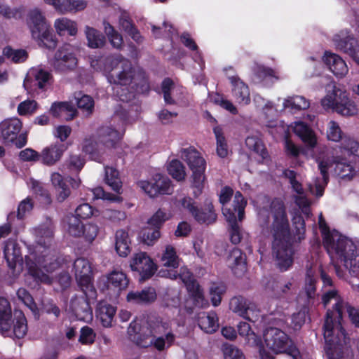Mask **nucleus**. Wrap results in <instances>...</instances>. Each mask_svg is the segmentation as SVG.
<instances>
[{
    "label": "nucleus",
    "mask_w": 359,
    "mask_h": 359,
    "mask_svg": "<svg viewBox=\"0 0 359 359\" xmlns=\"http://www.w3.org/2000/svg\"><path fill=\"white\" fill-rule=\"evenodd\" d=\"M198 324L207 333H212L219 327L218 318L215 312L201 313L198 316Z\"/></svg>",
    "instance_id": "nucleus-37"
},
{
    "label": "nucleus",
    "mask_w": 359,
    "mask_h": 359,
    "mask_svg": "<svg viewBox=\"0 0 359 359\" xmlns=\"http://www.w3.org/2000/svg\"><path fill=\"white\" fill-rule=\"evenodd\" d=\"M187 290L191 294L196 306L205 308L208 306V302L204 297L203 291L198 283L189 284Z\"/></svg>",
    "instance_id": "nucleus-49"
},
{
    "label": "nucleus",
    "mask_w": 359,
    "mask_h": 359,
    "mask_svg": "<svg viewBox=\"0 0 359 359\" xmlns=\"http://www.w3.org/2000/svg\"><path fill=\"white\" fill-rule=\"evenodd\" d=\"M153 325L154 320L150 321L147 326H139L135 323H131L128 327V334L130 340L141 348L153 346Z\"/></svg>",
    "instance_id": "nucleus-16"
},
{
    "label": "nucleus",
    "mask_w": 359,
    "mask_h": 359,
    "mask_svg": "<svg viewBox=\"0 0 359 359\" xmlns=\"http://www.w3.org/2000/svg\"><path fill=\"white\" fill-rule=\"evenodd\" d=\"M333 41L337 49L344 51L350 56L353 55L357 52V41L346 32L342 31L334 35Z\"/></svg>",
    "instance_id": "nucleus-25"
},
{
    "label": "nucleus",
    "mask_w": 359,
    "mask_h": 359,
    "mask_svg": "<svg viewBox=\"0 0 359 359\" xmlns=\"http://www.w3.org/2000/svg\"><path fill=\"white\" fill-rule=\"evenodd\" d=\"M130 266L133 271L140 273L141 280H143L150 278L157 270L156 264L144 252L134 254L130 259Z\"/></svg>",
    "instance_id": "nucleus-17"
},
{
    "label": "nucleus",
    "mask_w": 359,
    "mask_h": 359,
    "mask_svg": "<svg viewBox=\"0 0 359 359\" xmlns=\"http://www.w3.org/2000/svg\"><path fill=\"white\" fill-rule=\"evenodd\" d=\"M50 72L38 67L29 70L24 80L23 86L29 93H34L37 89H44L51 79Z\"/></svg>",
    "instance_id": "nucleus-18"
},
{
    "label": "nucleus",
    "mask_w": 359,
    "mask_h": 359,
    "mask_svg": "<svg viewBox=\"0 0 359 359\" xmlns=\"http://www.w3.org/2000/svg\"><path fill=\"white\" fill-rule=\"evenodd\" d=\"M50 113L55 117H62L66 120L73 119L76 114L74 106L67 102H54L50 109Z\"/></svg>",
    "instance_id": "nucleus-35"
},
{
    "label": "nucleus",
    "mask_w": 359,
    "mask_h": 359,
    "mask_svg": "<svg viewBox=\"0 0 359 359\" xmlns=\"http://www.w3.org/2000/svg\"><path fill=\"white\" fill-rule=\"evenodd\" d=\"M106 183L116 192L119 193L121 182L118 177V172L111 167H105Z\"/></svg>",
    "instance_id": "nucleus-53"
},
{
    "label": "nucleus",
    "mask_w": 359,
    "mask_h": 359,
    "mask_svg": "<svg viewBox=\"0 0 359 359\" xmlns=\"http://www.w3.org/2000/svg\"><path fill=\"white\" fill-rule=\"evenodd\" d=\"M27 21L32 36H39L40 31L50 26L39 8H34L29 11Z\"/></svg>",
    "instance_id": "nucleus-26"
},
{
    "label": "nucleus",
    "mask_w": 359,
    "mask_h": 359,
    "mask_svg": "<svg viewBox=\"0 0 359 359\" xmlns=\"http://www.w3.org/2000/svg\"><path fill=\"white\" fill-rule=\"evenodd\" d=\"M264 344L266 348L275 354L287 353L293 359H302L300 353L288 335L279 328L270 327L263 334Z\"/></svg>",
    "instance_id": "nucleus-8"
},
{
    "label": "nucleus",
    "mask_w": 359,
    "mask_h": 359,
    "mask_svg": "<svg viewBox=\"0 0 359 359\" xmlns=\"http://www.w3.org/2000/svg\"><path fill=\"white\" fill-rule=\"evenodd\" d=\"M74 271L78 285L87 295L93 296L95 290L93 285L91 264L85 258H78L74 262Z\"/></svg>",
    "instance_id": "nucleus-14"
},
{
    "label": "nucleus",
    "mask_w": 359,
    "mask_h": 359,
    "mask_svg": "<svg viewBox=\"0 0 359 359\" xmlns=\"http://www.w3.org/2000/svg\"><path fill=\"white\" fill-rule=\"evenodd\" d=\"M323 245L330 255L336 254L344 262L351 274L359 276V255L354 243L337 231H332L331 238L327 236Z\"/></svg>",
    "instance_id": "nucleus-6"
},
{
    "label": "nucleus",
    "mask_w": 359,
    "mask_h": 359,
    "mask_svg": "<svg viewBox=\"0 0 359 359\" xmlns=\"http://www.w3.org/2000/svg\"><path fill=\"white\" fill-rule=\"evenodd\" d=\"M161 88L165 102L168 104H175L176 102L172 96L175 88L173 81L169 78L165 79L162 82Z\"/></svg>",
    "instance_id": "nucleus-54"
},
{
    "label": "nucleus",
    "mask_w": 359,
    "mask_h": 359,
    "mask_svg": "<svg viewBox=\"0 0 359 359\" xmlns=\"http://www.w3.org/2000/svg\"><path fill=\"white\" fill-rule=\"evenodd\" d=\"M127 301L134 304H150L156 299V290L147 287L142 291L130 292L127 294Z\"/></svg>",
    "instance_id": "nucleus-34"
},
{
    "label": "nucleus",
    "mask_w": 359,
    "mask_h": 359,
    "mask_svg": "<svg viewBox=\"0 0 359 359\" xmlns=\"http://www.w3.org/2000/svg\"><path fill=\"white\" fill-rule=\"evenodd\" d=\"M121 136L118 131L110 126H103L98 130L99 142L109 149L115 147Z\"/></svg>",
    "instance_id": "nucleus-31"
},
{
    "label": "nucleus",
    "mask_w": 359,
    "mask_h": 359,
    "mask_svg": "<svg viewBox=\"0 0 359 359\" xmlns=\"http://www.w3.org/2000/svg\"><path fill=\"white\" fill-rule=\"evenodd\" d=\"M65 150V146L61 144H53L44 148L41 153V162L46 165H55L60 160Z\"/></svg>",
    "instance_id": "nucleus-28"
},
{
    "label": "nucleus",
    "mask_w": 359,
    "mask_h": 359,
    "mask_svg": "<svg viewBox=\"0 0 359 359\" xmlns=\"http://www.w3.org/2000/svg\"><path fill=\"white\" fill-rule=\"evenodd\" d=\"M76 48L69 43H65L55 53L53 66L60 72L74 68L77 64Z\"/></svg>",
    "instance_id": "nucleus-19"
},
{
    "label": "nucleus",
    "mask_w": 359,
    "mask_h": 359,
    "mask_svg": "<svg viewBox=\"0 0 359 359\" xmlns=\"http://www.w3.org/2000/svg\"><path fill=\"white\" fill-rule=\"evenodd\" d=\"M213 133L216 138L217 154L220 158H226L229 154V147L222 128L219 126H215L213 128Z\"/></svg>",
    "instance_id": "nucleus-45"
},
{
    "label": "nucleus",
    "mask_w": 359,
    "mask_h": 359,
    "mask_svg": "<svg viewBox=\"0 0 359 359\" xmlns=\"http://www.w3.org/2000/svg\"><path fill=\"white\" fill-rule=\"evenodd\" d=\"M75 99L79 109H81L86 115L93 113L94 109V100L87 95H83L81 92L76 93Z\"/></svg>",
    "instance_id": "nucleus-51"
},
{
    "label": "nucleus",
    "mask_w": 359,
    "mask_h": 359,
    "mask_svg": "<svg viewBox=\"0 0 359 359\" xmlns=\"http://www.w3.org/2000/svg\"><path fill=\"white\" fill-rule=\"evenodd\" d=\"M101 144L100 142H97L93 139H86L83 144V151L88 154L92 160L100 161L103 154Z\"/></svg>",
    "instance_id": "nucleus-42"
},
{
    "label": "nucleus",
    "mask_w": 359,
    "mask_h": 359,
    "mask_svg": "<svg viewBox=\"0 0 359 359\" xmlns=\"http://www.w3.org/2000/svg\"><path fill=\"white\" fill-rule=\"evenodd\" d=\"M245 144L249 149L258 154L262 161L269 158L268 151L259 137L256 135L248 136L245 140Z\"/></svg>",
    "instance_id": "nucleus-43"
},
{
    "label": "nucleus",
    "mask_w": 359,
    "mask_h": 359,
    "mask_svg": "<svg viewBox=\"0 0 359 359\" xmlns=\"http://www.w3.org/2000/svg\"><path fill=\"white\" fill-rule=\"evenodd\" d=\"M310 103L304 97L302 96H293L289 97L285 99L283 102L285 108H290L291 109L304 110L309 107Z\"/></svg>",
    "instance_id": "nucleus-52"
},
{
    "label": "nucleus",
    "mask_w": 359,
    "mask_h": 359,
    "mask_svg": "<svg viewBox=\"0 0 359 359\" xmlns=\"http://www.w3.org/2000/svg\"><path fill=\"white\" fill-rule=\"evenodd\" d=\"M103 25L104 33L107 36L111 46L116 49H120L123 43L121 35L108 22L104 21Z\"/></svg>",
    "instance_id": "nucleus-50"
},
{
    "label": "nucleus",
    "mask_w": 359,
    "mask_h": 359,
    "mask_svg": "<svg viewBox=\"0 0 359 359\" xmlns=\"http://www.w3.org/2000/svg\"><path fill=\"white\" fill-rule=\"evenodd\" d=\"M180 153L182 159L187 162L192 171L193 184L196 189L194 194L197 197L201 193L205 181V160L194 147L182 149Z\"/></svg>",
    "instance_id": "nucleus-10"
},
{
    "label": "nucleus",
    "mask_w": 359,
    "mask_h": 359,
    "mask_svg": "<svg viewBox=\"0 0 359 359\" xmlns=\"http://www.w3.org/2000/svg\"><path fill=\"white\" fill-rule=\"evenodd\" d=\"M232 85V95L236 101L243 105H247L250 102V90L238 76H229Z\"/></svg>",
    "instance_id": "nucleus-22"
},
{
    "label": "nucleus",
    "mask_w": 359,
    "mask_h": 359,
    "mask_svg": "<svg viewBox=\"0 0 359 359\" xmlns=\"http://www.w3.org/2000/svg\"><path fill=\"white\" fill-rule=\"evenodd\" d=\"M111 73L108 79L114 84V95L123 102H128L134 97L131 85L135 79L136 71L132 62L121 55L111 57L109 61Z\"/></svg>",
    "instance_id": "nucleus-5"
},
{
    "label": "nucleus",
    "mask_w": 359,
    "mask_h": 359,
    "mask_svg": "<svg viewBox=\"0 0 359 359\" xmlns=\"http://www.w3.org/2000/svg\"><path fill=\"white\" fill-rule=\"evenodd\" d=\"M38 104L35 100H27L20 102L18 107V112L21 116L29 115L35 112Z\"/></svg>",
    "instance_id": "nucleus-64"
},
{
    "label": "nucleus",
    "mask_w": 359,
    "mask_h": 359,
    "mask_svg": "<svg viewBox=\"0 0 359 359\" xmlns=\"http://www.w3.org/2000/svg\"><path fill=\"white\" fill-rule=\"evenodd\" d=\"M85 164V161L79 155L72 154L66 159L64 166L71 171H80Z\"/></svg>",
    "instance_id": "nucleus-59"
},
{
    "label": "nucleus",
    "mask_w": 359,
    "mask_h": 359,
    "mask_svg": "<svg viewBox=\"0 0 359 359\" xmlns=\"http://www.w3.org/2000/svg\"><path fill=\"white\" fill-rule=\"evenodd\" d=\"M34 234L36 249L35 252L25 256V265L29 273L36 280L50 284L51 279L42 269L47 273H52L60 267L62 260L55 251L48 250L53 236L52 222L48 220L46 224L36 228Z\"/></svg>",
    "instance_id": "nucleus-3"
},
{
    "label": "nucleus",
    "mask_w": 359,
    "mask_h": 359,
    "mask_svg": "<svg viewBox=\"0 0 359 359\" xmlns=\"http://www.w3.org/2000/svg\"><path fill=\"white\" fill-rule=\"evenodd\" d=\"M54 27L60 36H64L66 34L69 36H75L77 34V25L76 22L67 18L55 20Z\"/></svg>",
    "instance_id": "nucleus-38"
},
{
    "label": "nucleus",
    "mask_w": 359,
    "mask_h": 359,
    "mask_svg": "<svg viewBox=\"0 0 359 359\" xmlns=\"http://www.w3.org/2000/svg\"><path fill=\"white\" fill-rule=\"evenodd\" d=\"M115 240V248L116 252L121 257H127L131 251L130 240L128 232L123 229L116 231Z\"/></svg>",
    "instance_id": "nucleus-36"
},
{
    "label": "nucleus",
    "mask_w": 359,
    "mask_h": 359,
    "mask_svg": "<svg viewBox=\"0 0 359 359\" xmlns=\"http://www.w3.org/2000/svg\"><path fill=\"white\" fill-rule=\"evenodd\" d=\"M273 215L272 255L277 268L281 271L288 270L293 263V250L290 242L289 222L283 202L275 198L271 203Z\"/></svg>",
    "instance_id": "nucleus-4"
},
{
    "label": "nucleus",
    "mask_w": 359,
    "mask_h": 359,
    "mask_svg": "<svg viewBox=\"0 0 359 359\" xmlns=\"http://www.w3.org/2000/svg\"><path fill=\"white\" fill-rule=\"evenodd\" d=\"M341 102L335 108V112L345 116H351L357 114L358 109L356 104L352 100L347 93L344 96L339 97Z\"/></svg>",
    "instance_id": "nucleus-39"
},
{
    "label": "nucleus",
    "mask_w": 359,
    "mask_h": 359,
    "mask_svg": "<svg viewBox=\"0 0 359 359\" xmlns=\"http://www.w3.org/2000/svg\"><path fill=\"white\" fill-rule=\"evenodd\" d=\"M103 280L106 283L107 289L114 290L117 293L125 290L129 283L126 275L123 271L118 270L112 271L107 276L103 277Z\"/></svg>",
    "instance_id": "nucleus-27"
},
{
    "label": "nucleus",
    "mask_w": 359,
    "mask_h": 359,
    "mask_svg": "<svg viewBox=\"0 0 359 359\" xmlns=\"http://www.w3.org/2000/svg\"><path fill=\"white\" fill-rule=\"evenodd\" d=\"M0 332L5 337L23 338L27 332V320L21 311L12 313L9 302L0 298Z\"/></svg>",
    "instance_id": "nucleus-7"
},
{
    "label": "nucleus",
    "mask_w": 359,
    "mask_h": 359,
    "mask_svg": "<svg viewBox=\"0 0 359 359\" xmlns=\"http://www.w3.org/2000/svg\"><path fill=\"white\" fill-rule=\"evenodd\" d=\"M65 226L68 233L74 237H80L83 224L79 218L74 215H67L64 219Z\"/></svg>",
    "instance_id": "nucleus-47"
},
{
    "label": "nucleus",
    "mask_w": 359,
    "mask_h": 359,
    "mask_svg": "<svg viewBox=\"0 0 359 359\" xmlns=\"http://www.w3.org/2000/svg\"><path fill=\"white\" fill-rule=\"evenodd\" d=\"M229 309L234 313L252 323L258 321L262 316L257 305L253 301L241 295L230 299Z\"/></svg>",
    "instance_id": "nucleus-13"
},
{
    "label": "nucleus",
    "mask_w": 359,
    "mask_h": 359,
    "mask_svg": "<svg viewBox=\"0 0 359 359\" xmlns=\"http://www.w3.org/2000/svg\"><path fill=\"white\" fill-rule=\"evenodd\" d=\"M168 170L169 174L177 181L183 180L185 177L184 166L178 160H172L169 164Z\"/></svg>",
    "instance_id": "nucleus-56"
},
{
    "label": "nucleus",
    "mask_w": 359,
    "mask_h": 359,
    "mask_svg": "<svg viewBox=\"0 0 359 359\" xmlns=\"http://www.w3.org/2000/svg\"><path fill=\"white\" fill-rule=\"evenodd\" d=\"M51 182L57 190V199L59 202H63L70 195V189L67 184L69 182L72 188H77L80 184V180L72 177L64 179L58 172H54L51 175Z\"/></svg>",
    "instance_id": "nucleus-21"
},
{
    "label": "nucleus",
    "mask_w": 359,
    "mask_h": 359,
    "mask_svg": "<svg viewBox=\"0 0 359 359\" xmlns=\"http://www.w3.org/2000/svg\"><path fill=\"white\" fill-rule=\"evenodd\" d=\"M247 201L241 192L236 191L233 201V208H223V215L229 223L228 231L231 242L234 244H238L244 236V231L236 222L237 213L238 220L242 221L244 218V210Z\"/></svg>",
    "instance_id": "nucleus-9"
},
{
    "label": "nucleus",
    "mask_w": 359,
    "mask_h": 359,
    "mask_svg": "<svg viewBox=\"0 0 359 359\" xmlns=\"http://www.w3.org/2000/svg\"><path fill=\"white\" fill-rule=\"evenodd\" d=\"M160 231L153 227H147L142 232L143 242L147 245H152L159 238Z\"/></svg>",
    "instance_id": "nucleus-61"
},
{
    "label": "nucleus",
    "mask_w": 359,
    "mask_h": 359,
    "mask_svg": "<svg viewBox=\"0 0 359 359\" xmlns=\"http://www.w3.org/2000/svg\"><path fill=\"white\" fill-rule=\"evenodd\" d=\"M323 62L337 77L342 78L348 72L345 61L337 54L325 52Z\"/></svg>",
    "instance_id": "nucleus-24"
},
{
    "label": "nucleus",
    "mask_w": 359,
    "mask_h": 359,
    "mask_svg": "<svg viewBox=\"0 0 359 359\" xmlns=\"http://www.w3.org/2000/svg\"><path fill=\"white\" fill-rule=\"evenodd\" d=\"M137 184L151 198L161 194H170L172 192L170 180L161 174L155 175L149 181L140 180Z\"/></svg>",
    "instance_id": "nucleus-15"
},
{
    "label": "nucleus",
    "mask_w": 359,
    "mask_h": 359,
    "mask_svg": "<svg viewBox=\"0 0 359 359\" xmlns=\"http://www.w3.org/2000/svg\"><path fill=\"white\" fill-rule=\"evenodd\" d=\"M95 295V294L93 296L87 295L83 292L82 295H75L72 298L70 310L79 320L88 322L93 319V311L88 299L93 298Z\"/></svg>",
    "instance_id": "nucleus-20"
},
{
    "label": "nucleus",
    "mask_w": 359,
    "mask_h": 359,
    "mask_svg": "<svg viewBox=\"0 0 359 359\" xmlns=\"http://www.w3.org/2000/svg\"><path fill=\"white\" fill-rule=\"evenodd\" d=\"M153 347L158 351H164L171 347L176 339L169 320L156 319L152 326Z\"/></svg>",
    "instance_id": "nucleus-11"
},
{
    "label": "nucleus",
    "mask_w": 359,
    "mask_h": 359,
    "mask_svg": "<svg viewBox=\"0 0 359 359\" xmlns=\"http://www.w3.org/2000/svg\"><path fill=\"white\" fill-rule=\"evenodd\" d=\"M99 231L97 225L93 223H88L82 226L81 236H83L86 241L92 243L97 237Z\"/></svg>",
    "instance_id": "nucleus-60"
},
{
    "label": "nucleus",
    "mask_w": 359,
    "mask_h": 359,
    "mask_svg": "<svg viewBox=\"0 0 359 359\" xmlns=\"http://www.w3.org/2000/svg\"><path fill=\"white\" fill-rule=\"evenodd\" d=\"M227 264L234 274L240 276L246 270L245 255L241 250L234 248L227 257Z\"/></svg>",
    "instance_id": "nucleus-30"
},
{
    "label": "nucleus",
    "mask_w": 359,
    "mask_h": 359,
    "mask_svg": "<svg viewBox=\"0 0 359 359\" xmlns=\"http://www.w3.org/2000/svg\"><path fill=\"white\" fill-rule=\"evenodd\" d=\"M22 122L18 118L5 120L0 123V137L5 144L14 143L18 148L23 147L27 142L26 133L18 135L22 129Z\"/></svg>",
    "instance_id": "nucleus-12"
},
{
    "label": "nucleus",
    "mask_w": 359,
    "mask_h": 359,
    "mask_svg": "<svg viewBox=\"0 0 359 359\" xmlns=\"http://www.w3.org/2000/svg\"><path fill=\"white\" fill-rule=\"evenodd\" d=\"M180 261L175 249L171 245H167L161 257L163 266L177 269L180 266Z\"/></svg>",
    "instance_id": "nucleus-48"
},
{
    "label": "nucleus",
    "mask_w": 359,
    "mask_h": 359,
    "mask_svg": "<svg viewBox=\"0 0 359 359\" xmlns=\"http://www.w3.org/2000/svg\"><path fill=\"white\" fill-rule=\"evenodd\" d=\"M293 131L308 146L311 147L316 146L317 142L316 135L311 127L304 122H295Z\"/></svg>",
    "instance_id": "nucleus-33"
},
{
    "label": "nucleus",
    "mask_w": 359,
    "mask_h": 359,
    "mask_svg": "<svg viewBox=\"0 0 359 359\" xmlns=\"http://www.w3.org/2000/svg\"><path fill=\"white\" fill-rule=\"evenodd\" d=\"M217 215L214 210L212 201L207 198L204 202V207L198 208L194 218L200 224H212L217 220Z\"/></svg>",
    "instance_id": "nucleus-32"
},
{
    "label": "nucleus",
    "mask_w": 359,
    "mask_h": 359,
    "mask_svg": "<svg viewBox=\"0 0 359 359\" xmlns=\"http://www.w3.org/2000/svg\"><path fill=\"white\" fill-rule=\"evenodd\" d=\"M32 37L38 41L40 46L53 49L57 46V41L51 32L50 26L40 31L39 36H32Z\"/></svg>",
    "instance_id": "nucleus-44"
},
{
    "label": "nucleus",
    "mask_w": 359,
    "mask_h": 359,
    "mask_svg": "<svg viewBox=\"0 0 359 359\" xmlns=\"http://www.w3.org/2000/svg\"><path fill=\"white\" fill-rule=\"evenodd\" d=\"M4 55L14 62H23L27 58V53L25 50H14L9 46L4 48L3 50Z\"/></svg>",
    "instance_id": "nucleus-57"
},
{
    "label": "nucleus",
    "mask_w": 359,
    "mask_h": 359,
    "mask_svg": "<svg viewBox=\"0 0 359 359\" xmlns=\"http://www.w3.org/2000/svg\"><path fill=\"white\" fill-rule=\"evenodd\" d=\"M85 34L88 41V46L91 48H100L105 43L104 36L96 29L86 26Z\"/></svg>",
    "instance_id": "nucleus-40"
},
{
    "label": "nucleus",
    "mask_w": 359,
    "mask_h": 359,
    "mask_svg": "<svg viewBox=\"0 0 359 359\" xmlns=\"http://www.w3.org/2000/svg\"><path fill=\"white\" fill-rule=\"evenodd\" d=\"M322 300L325 306L332 300L335 302L333 309L327 310L323 325L325 352L328 359H341L348 351V338L346 337L341 322L344 306L347 302L342 301L334 289L325 292Z\"/></svg>",
    "instance_id": "nucleus-2"
},
{
    "label": "nucleus",
    "mask_w": 359,
    "mask_h": 359,
    "mask_svg": "<svg viewBox=\"0 0 359 359\" xmlns=\"http://www.w3.org/2000/svg\"><path fill=\"white\" fill-rule=\"evenodd\" d=\"M121 28L128 33L137 42L141 41V36L133 24L129 15L126 13H121L119 19Z\"/></svg>",
    "instance_id": "nucleus-46"
},
{
    "label": "nucleus",
    "mask_w": 359,
    "mask_h": 359,
    "mask_svg": "<svg viewBox=\"0 0 359 359\" xmlns=\"http://www.w3.org/2000/svg\"><path fill=\"white\" fill-rule=\"evenodd\" d=\"M4 254L7 264L11 269H15L18 263L22 262L20 247L15 241L8 240L6 241Z\"/></svg>",
    "instance_id": "nucleus-29"
},
{
    "label": "nucleus",
    "mask_w": 359,
    "mask_h": 359,
    "mask_svg": "<svg viewBox=\"0 0 359 359\" xmlns=\"http://www.w3.org/2000/svg\"><path fill=\"white\" fill-rule=\"evenodd\" d=\"M116 307L106 303H101L97 309V315L104 327H110L116 313Z\"/></svg>",
    "instance_id": "nucleus-41"
},
{
    "label": "nucleus",
    "mask_w": 359,
    "mask_h": 359,
    "mask_svg": "<svg viewBox=\"0 0 359 359\" xmlns=\"http://www.w3.org/2000/svg\"><path fill=\"white\" fill-rule=\"evenodd\" d=\"M225 292V287L222 284L213 283L210 287L211 302L214 306L220 304L222 295Z\"/></svg>",
    "instance_id": "nucleus-62"
},
{
    "label": "nucleus",
    "mask_w": 359,
    "mask_h": 359,
    "mask_svg": "<svg viewBox=\"0 0 359 359\" xmlns=\"http://www.w3.org/2000/svg\"><path fill=\"white\" fill-rule=\"evenodd\" d=\"M352 155L359 157V143L350 137L343 139L340 146L336 148H318L316 162L322 178H317L313 184H309L311 194L317 197L323 196L329 179L327 170L333 164H335L334 171L337 175L343 179H351L354 175L353 169L347 158Z\"/></svg>",
    "instance_id": "nucleus-1"
},
{
    "label": "nucleus",
    "mask_w": 359,
    "mask_h": 359,
    "mask_svg": "<svg viewBox=\"0 0 359 359\" xmlns=\"http://www.w3.org/2000/svg\"><path fill=\"white\" fill-rule=\"evenodd\" d=\"M327 94L321 100L323 107L326 109H331L335 112V108L341 102L340 96H344L346 91L338 88L334 83H329L326 87Z\"/></svg>",
    "instance_id": "nucleus-23"
},
{
    "label": "nucleus",
    "mask_w": 359,
    "mask_h": 359,
    "mask_svg": "<svg viewBox=\"0 0 359 359\" xmlns=\"http://www.w3.org/2000/svg\"><path fill=\"white\" fill-rule=\"evenodd\" d=\"M255 73L260 81L263 82L269 80L273 83L274 80L278 79V76L273 69L264 66L257 65L255 69Z\"/></svg>",
    "instance_id": "nucleus-55"
},
{
    "label": "nucleus",
    "mask_w": 359,
    "mask_h": 359,
    "mask_svg": "<svg viewBox=\"0 0 359 359\" xmlns=\"http://www.w3.org/2000/svg\"><path fill=\"white\" fill-rule=\"evenodd\" d=\"M17 296L25 305H26L32 312L35 313L37 307L34 299L29 292L25 288H20L17 291Z\"/></svg>",
    "instance_id": "nucleus-63"
},
{
    "label": "nucleus",
    "mask_w": 359,
    "mask_h": 359,
    "mask_svg": "<svg viewBox=\"0 0 359 359\" xmlns=\"http://www.w3.org/2000/svg\"><path fill=\"white\" fill-rule=\"evenodd\" d=\"M326 134L327 139L333 142L342 139V131L339 123L332 120L327 123Z\"/></svg>",
    "instance_id": "nucleus-58"
}]
</instances>
